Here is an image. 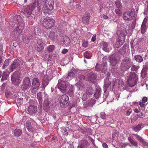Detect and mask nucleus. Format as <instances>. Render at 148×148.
I'll use <instances>...</instances> for the list:
<instances>
[{
	"instance_id": "nucleus-1",
	"label": "nucleus",
	"mask_w": 148,
	"mask_h": 148,
	"mask_svg": "<svg viewBox=\"0 0 148 148\" xmlns=\"http://www.w3.org/2000/svg\"><path fill=\"white\" fill-rule=\"evenodd\" d=\"M36 6L37 10L39 11H40L41 8L38 2L36 1L33 3L32 5L27 6L24 12V16L26 18H29L32 12L35 8Z\"/></svg>"
},
{
	"instance_id": "nucleus-2",
	"label": "nucleus",
	"mask_w": 148,
	"mask_h": 148,
	"mask_svg": "<svg viewBox=\"0 0 148 148\" xmlns=\"http://www.w3.org/2000/svg\"><path fill=\"white\" fill-rule=\"evenodd\" d=\"M40 22L43 26L47 29H49L54 26L55 24V20L49 17L45 18H42L41 19Z\"/></svg>"
},
{
	"instance_id": "nucleus-3",
	"label": "nucleus",
	"mask_w": 148,
	"mask_h": 148,
	"mask_svg": "<svg viewBox=\"0 0 148 148\" xmlns=\"http://www.w3.org/2000/svg\"><path fill=\"white\" fill-rule=\"evenodd\" d=\"M132 64L131 59L130 58L125 57L121 61V69L123 71H125L129 69Z\"/></svg>"
},
{
	"instance_id": "nucleus-4",
	"label": "nucleus",
	"mask_w": 148,
	"mask_h": 148,
	"mask_svg": "<svg viewBox=\"0 0 148 148\" xmlns=\"http://www.w3.org/2000/svg\"><path fill=\"white\" fill-rule=\"evenodd\" d=\"M53 0H46L45 5L43 7L42 10L45 14L48 13V10H52L53 8Z\"/></svg>"
},
{
	"instance_id": "nucleus-5",
	"label": "nucleus",
	"mask_w": 148,
	"mask_h": 148,
	"mask_svg": "<svg viewBox=\"0 0 148 148\" xmlns=\"http://www.w3.org/2000/svg\"><path fill=\"white\" fill-rule=\"evenodd\" d=\"M20 75L18 72L15 71L11 75V80L12 83L15 85L18 86L20 82Z\"/></svg>"
},
{
	"instance_id": "nucleus-6",
	"label": "nucleus",
	"mask_w": 148,
	"mask_h": 148,
	"mask_svg": "<svg viewBox=\"0 0 148 148\" xmlns=\"http://www.w3.org/2000/svg\"><path fill=\"white\" fill-rule=\"evenodd\" d=\"M40 85V82L38 79L37 78H34L32 81L31 86L32 92L35 94L36 92L35 89H37Z\"/></svg>"
},
{
	"instance_id": "nucleus-7",
	"label": "nucleus",
	"mask_w": 148,
	"mask_h": 148,
	"mask_svg": "<svg viewBox=\"0 0 148 148\" xmlns=\"http://www.w3.org/2000/svg\"><path fill=\"white\" fill-rule=\"evenodd\" d=\"M59 100L60 106L63 108L66 105H67L69 101V97L66 94L60 95V97Z\"/></svg>"
},
{
	"instance_id": "nucleus-8",
	"label": "nucleus",
	"mask_w": 148,
	"mask_h": 148,
	"mask_svg": "<svg viewBox=\"0 0 148 148\" xmlns=\"http://www.w3.org/2000/svg\"><path fill=\"white\" fill-rule=\"evenodd\" d=\"M67 86V84L66 82L60 79L57 85V86L60 90L62 92H66V88Z\"/></svg>"
},
{
	"instance_id": "nucleus-9",
	"label": "nucleus",
	"mask_w": 148,
	"mask_h": 148,
	"mask_svg": "<svg viewBox=\"0 0 148 148\" xmlns=\"http://www.w3.org/2000/svg\"><path fill=\"white\" fill-rule=\"evenodd\" d=\"M128 81L129 82H132L135 83L137 82V76L134 72H130L128 74Z\"/></svg>"
},
{
	"instance_id": "nucleus-10",
	"label": "nucleus",
	"mask_w": 148,
	"mask_h": 148,
	"mask_svg": "<svg viewBox=\"0 0 148 148\" xmlns=\"http://www.w3.org/2000/svg\"><path fill=\"white\" fill-rule=\"evenodd\" d=\"M30 80L28 77H26L23 80V83L21 86L23 90H25L29 88L30 86Z\"/></svg>"
},
{
	"instance_id": "nucleus-11",
	"label": "nucleus",
	"mask_w": 148,
	"mask_h": 148,
	"mask_svg": "<svg viewBox=\"0 0 148 148\" xmlns=\"http://www.w3.org/2000/svg\"><path fill=\"white\" fill-rule=\"evenodd\" d=\"M133 13L132 12H125L123 14V19L127 21H130L133 19L134 18Z\"/></svg>"
},
{
	"instance_id": "nucleus-12",
	"label": "nucleus",
	"mask_w": 148,
	"mask_h": 148,
	"mask_svg": "<svg viewBox=\"0 0 148 148\" xmlns=\"http://www.w3.org/2000/svg\"><path fill=\"white\" fill-rule=\"evenodd\" d=\"M19 65L18 59H16L14 60L13 63L10 67L9 69L10 72H12L16 68H18Z\"/></svg>"
},
{
	"instance_id": "nucleus-13",
	"label": "nucleus",
	"mask_w": 148,
	"mask_h": 148,
	"mask_svg": "<svg viewBox=\"0 0 148 148\" xmlns=\"http://www.w3.org/2000/svg\"><path fill=\"white\" fill-rule=\"evenodd\" d=\"M116 54H112L109 56V58L110 64L112 66H115L118 62Z\"/></svg>"
},
{
	"instance_id": "nucleus-14",
	"label": "nucleus",
	"mask_w": 148,
	"mask_h": 148,
	"mask_svg": "<svg viewBox=\"0 0 148 148\" xmlns=\"http://www.w3.org/2000/svg\"><path fill=\"white\" fill-rule=\"evenodd\" d=\"M48 36L51 40H53L54 41L58 40L59 38L58 35L57 34H56L53 31L50 32H49Z\"/></svg>"
},
{
	"instance_id": "nucleus-15",
	"label": "nucleus",
	"mask_w": 148,
	"mask_h": 148,
	"mask_svg": "<svg viewBox=\"0 0 148 148\" xmlns=\"http://www.w3.org/2000/svg\"><path fill=\"white\" fill-rule=\"evenodd\" d=\"M24 29V27L21 24H18L16 27L15 29H14V32L17 35L21 34L22 30Z\"/></svg>"
},
{
	"instance_id": "nucleus-16",
	"label": "nucleus",
	"mask_w": 148,
	"mask_h": 148,
	"mask_svg": "<svg viewBox=\"0 0 148 148\" xmlns=\"http://www.w3.org/2000/svg\"><path fill=\"white\" fill-rule=\"evenodd\" d=\"M125 36H124L122 38L119 37L118 38V40L116 42V45H117L116 47H119L122 45L125 42Z\"/></svg>"
},
{
	"instance_id": "nucleus-17",
	"label": "nucleus",
	"mask_w": 148,
	"mask_h": 148,
	"mask_svg": "<svg viewBox=\"0 0 148 148\" xmlns=\"http://www.w3.org/2000/svg\"><path fill=\"white\" fill-rule=\"evenodd\" d=\"M88 145V143L86 140H81V144L78 148H87Z\"/></svg>"
},
{
	"instance_id": "nucleus-18",
	"label": "nucleus",
	"mask_w": 148,
	"mask_h": 148,
	"mask_svg": "<svg viewBox=\"0 0 148 148\" xmlns=\"http://www.w3.org/2000/svg\"><path fill=\"white\" fill-rule=\"evenodd\" d=\"M62 42L64 45L68 46L70 45L71 40L68 36H65Z\"/></svg>"
},
{
	"instance_id": "nucleus-19",
	"label": "nucleus",
	"mask_w": 148,
	"mask_h": 148,
	"mask_svg": "<svg viewBox=\"0 0 148 148\" xmlns=\"http://www.w3.org/2000/svg\"><path fill=\"white\" fill-rule=\"evenodd\" d=\"M90 15L89 14H85L83 16L82 21L84 24H87L89 21Z\"/></svg>"
},
{
	"instance_id": "nucleus-20",
	"label": "nucleus",
	"mask_w": 148,
	"mask_h": 148,
	"mask_svg": "<svg viewBox=\"0 0 148 148\" xmlns=\"http://www.w3.org/2000/svg\"><path fill=\"white\" fill-rule=\"evenodd\" d=\"M38 46L36 47V50L38 52H40L43 49L44 47L42 42L40 40H38L37 42Z\"/></svg>"
},
{
	"instance_id": "nucleus-21",
	"label": "nucleus",
	"mask_w": 148,
	"mask_h": 148,
	"mask_svg": "<svg viewBox=\"0 0 148 148\" xmlns=\"http://www.w3.org/2000/svg\"><path fill=\"white\" fill-rule=\"evenodd\" d=\"M101 95V88L99 87H97L95 90V94L94 96L96 99L99 98L100 95Z\"/></svg>"
},
{
	"instance_id": "nucleus-22",
	"label": "nucleus",
	"mask_w": 148,
	"mask_h": 148,
	"mask_svg": "<svg viewBox=\"0 0 148 148\" xmlns=\"http://www.w3.org/2000/svg\"><path fill=\"white\" fill-rule=\"evenodd\" d=\"M87 77L88 80L91 82H93L97 78L96 75L93 73H89Z\"/></svg>"
},
{
	"instance_id": "nucleus-23",
	"label": "nucleus",
	"mask_w": 148,
	"mask_h": 148,
	"mask_svg": "<svg viewBox=\"0 0 148 148\" xmlns=\"http://www.w3.org/2000/svg\"><path fill=\"white\" fill-rule=\"evenodd\" d=\"M37 108L34 106H30L28 108V111L30 113H34L36 112Z\"/></svg>"
},
{
	"instance_id": "nucleus-24",
	"label": "nucleus",
	"mask_w": 148,
	"mask_h": 148,
	"mask_svg": "<svg viewBox=\"0 0 148 148\" xmlns=\"http://www.w3.org/2000/svg\"><path fill=\"white\" fill-rule=\"evenodd\" d=\"M118 81V79H116V78H114V79L113 81L112 82H108L107 84L105 83L104 86L107 90V89L108 87L110 84H112V87H113L115 85L116 82Z\"/></svg>"
},
{
	"instance_id": "nucleus-25",
	"label": "nucleus",
	"mask_w": 148,
	"mask_h": 148,
	"mask_svg": "<svg viewBox=\"0 0 148 148\" xmlns=\"http://www.w3.org/2000/svg\"><path fill=\"white\" fill-rule=\"evenodd\" d=\"M30 37L27 36H23L22 37V40L23 42L25 44H28L30 41Z\"/></svg>"
},
{
	"instance_id": "nucleus-26",
	"label": "nucleus",
	"mask_w": 148,
	"mask_h": 148,
	"mask_svg": "<svg viewBox=\"0 0 148 148\" xmlns=\"http://www.w3.org/2000/svg\"><path fill=\"white\" fill-rule=\"evenodd\" d=\"M128 140L132 145L136 147L135 148H138V144L136 142V140H134L131 137H128Z\"/></svg>"
},
{
	"instance_id": "nucleus-27",
	"label": "nucleus",
	"mask_w": 148,
	"mask_h": 148,
	"mask_svg": "<svg viewBox=\"0 0 148 148\" xmlns=\"http://www.w3.org/2000/svg\"><path fill=\"white\" fill-rule=\"evenodd\" d=\"M49 103L47 100H46L44 101L43 103V107L45 110H48L49 108Z\"/></svg>"
},
{
	"instance_id": "nucleus-28",
	"label": "nucleus",
	"mask_w": 148,
	"mask_h": 148,
	"mask_svg": "<svg viewBox=\"0 0 148 148\" xmlns=\"http://www.w3.org/2000/svg\"><path fill=\"white\" fill-rule=\"evenodd\" d=\"M22 131L19 129H16L14 132V134L15 136L18 137L22 134Z\"/></svg>"
},
{
	"instance_id": "nucleus-29",
	"label": "nucleus",
	"mask_w": 148,
	"mask_h": 148,
	"mask_svg": "<svg viewBox=\"0 0 148 148\" xmlns=\"http://www.w3.org/2000/svg\"><path fill=\"white\" fill-rule=\"evenodd\" d=\"M103 49L106 52H109V50L108 48V45L106 42H103L102 44Z\"/></svg>"
},
{
	"instance_id": "nucleus-30",
	"label": "nucleus",
	"mask_w": 148,
	"mask_h": 148,
	"mask_svg": "<svg viewBox=\"0 0 148 148\" xmlns=\"http://www.w3.org/2000/svg\"><path fill=\"white\" fill-rule=\"evenodd\" d=\"M84 56L87 59L90 58L92 56V53L90 51H86L84 53Z\"/></svg>"
},
{
	"instance_id": "nucleus-31",
	"label": "nucleus",
	"mask_w": 148,
	"mask_h": 148,
	"mask_svg": "<svg viewBox=\"0 0 148 148\" xmlns=\"http://www.w3.org/2000/svg\"><path fill=\"white\" fill-rule=\"evenodd\" d=\"M134 58L136 62H141L143 60L142 57L140 55H136L134 57Z\"/></svg>"
},
{
	"instance_id": "nucleus-32",
	"label": "nucleus",
	"mask_w": 148,
	"mask_h": 148,
	"mask_svg": "<svg viewBox=\"0 0 148 148\" xmlns=\"http://www.w3.org/2000/svg\"><path fill=\"white\" fill-rule=\"evenodd\" d=\"M94 91V89L91 87L88 88L86 90V93L87 95H92L93 94Z\"/></svg>"
},
{
	"instance_id": "nucleus-33",
	"label": "nucleus",
	"mask_w": 148,
	"mask_h": 148,
	"mask_svg": "<svg viewBox=\"0 0 148 148\" xmlns=\"http://www.w3.org/2000/svg\"><path fill=\"white\" fill-rule=\"evenodd\" d=\"M55 48L54 45H50L47 47V51L51 52L53 51Z\"/></svg>"
},
{
	"instance_id": "nucleus-34",
	"label": "nucleus",
	"mask_w": 148,
	"mask_h": 148,
	"mask_svg": "<svg viewBox=\"0 0 148 148\" xmlns=\"http://www.w3.org/2000/svg\"><path fill=\"white\" fill-rule=\"evenodd\" d=\"M116 6L118 8H120L122 7V4L120 0H116L115 1Z\"/></svg>"
},
{
	"instance_id": "nucleus-35",
	"label": "nucleus",
	"mask_w": 148,
	"mask_h": 148,
	"mask_svg": "<svg viewBox=\"0 0 148 148\" xmlns=\"http://www.w3.org/2000/svg\"><path fill=\"white\" fill-rule=\"evenodd\" d=\"M37 98L40 104L42 103V99L41 95V93L38 94L37 95Z\"/></svg>"
},
{
	"instance_id": "nucleus-36",
	"label": "nucleus",
	"mask_w": 148,
	"mask_h": 148,
	"mask_svg": "<svg viewBox=\"0 0 148 148\" xmlns=\"http://www.w3.org/2000/svg\"><path fill=\"white\" fill-rule=\"evenodd\" d=\"M141 129V125H140L138 124L135 127H133V129L135 131H138Z\"/></svg>"
},
{
	"instance_id": "nucleus-37",
	"label": "nucleus",
	"mask_w": 148,
	"mask_h": 148,
	"mask_svg": "<svg viewBox=\"0 0 148 148\" xmlns=\"http://www.w3.org/2000/svg\"><path fill=\"white\" fill-rule=\"evenodd\" d=\"M115 12L119 16H121L122 14V12L121 10L119 9H115Z\"/></svg>"
},
{
	"instance_id": "nucleus-38",
	"label": "nucleus",
	"mask_w": 148,
	"mask_h": 148,
	"mask_svg": "<svg viewBox=\"0 0 148 148\" xmlns=\"http://www.w3.org/2000/svg\"><path fill=\"white\" fill-rule=\"evenodd\" d=\"M147 29V28L146 26L143 25H141V33L142 34L145 33V32Z\"/></svg>"
},
{
	"instance_id": "nucleus-39",
	"label": "nucleus",
	"mask_w": 148,
	"mask_h": 148,
	"mask_svg": "<svg viewBox=\"0 0 148 148\" xmlns=\"http://www.w3.org/2000/svg\"><path fill=\"white\" fill-rule=\"evenodd\" d=\"M75 75V74L73 72H71L69 73L67 77V78L68 79H69L70 80L71 79V77H73Z\"/></svg>"
},
{
	"instance_id": "nucleus-40",
	"label": "nucleus",
	"mask_w": 148,
	"mask_h": 148,
	"mask_svg": "<svg viewBox=\"0 0 148 148\" xmlns=\"http://www.w3.org/2000/svg\"><path fill=\"white\" fill-rule=\"evenodd\" d=\"M142 72H148V64L143 65V67Z\"/></svg>"
},
{
	"instance_id": "nucleus-41",
	"label": "nucleus",
	"mask_w": 148,
	"mask_h": 148,
	"mask_svg": "<svg viewBox=\"0 0 148 148\" xmlns=\"http://www.w3.org/2000/svg\"><path fill=\"white\" fill-rule=\"evenodd\" d=\"M48 84V81L43 80L42 83V87L43 88H45Z\"/></svg>"
},
{
	"instance_id": "nucleus-42",
	"label": "nucleus",
	"mask_w": 148,
	"mask_h": 148,
	"mask_svg": "<svg viewBox=\"0 0 148 148\" xmlns=\"http://www.w3.org/2000/svg\"><path fill=\"white\" fill-rule=\"evenodd\" d=\"M8 64L9 63L8 60H6L2 66V69H5L6 68Z\"/></svg>"
},
{
	"instance_id": "nucleus-43",
	"label": "nucleus",
	"mask_w": 148,
	"mask_h": 148,
	"mask_svg": "<svg viewBox=\"0 0 148 148\" xmlns=\"http://www.w3.org/2000/svg\"><path fill=\"white\" fill-rule=\"evenodd\" d=\"M140 117V116L138 117V115H137L134 117L132 118L131 119V122L132 123H134L135 121H136L138 118Z\"/></svg>"
},
{
	"instance_id": "nucleus-44",
	"label": "nucleus",
	"mask_w": 148,
	"mask_h": 148,
	"mask_svg": "<svg viewBox=\"0 0 148 148\" xmlns=\"http://www.w3.org/2000/svg\"><path fill=\"white\" fill-rule=\"evenodd\" d=\"M101 66L99 64H97L95 66V70L97 71H100L101 69Z\"/></svg>"
},
{
	"instance_id": "nucleus-45",
	"label": "nucleus",
	"mask_w": 148,
	"mask_h": 148,
	"mask_svg": "<svg viewBox=\"0 0 148 148\" xmlns=\"http://www.w3.org/2000/svg\"><path fill=\"white\" fill-rule=\"evenodd\" d=\"M121 145L122 147L124 148L125 147L127 146H131L130 144L128 143H121Z\"/></svg>"
},
{
	"instance_id": "nucleus-46",
	"label": "nucleus",
	"mask_w": 148,
	"mask_h": 148,
	"mask_svg": "<svg viewBox=\"0 0 148 148\" xmlns=\"http://www.w3.org/2000/svg\"><path fill=\"white\" fill-rule=\"evenodd\" d=\"M8 75L5 73H3L2 75L1 80L2 81L7 79Z\"/></svg>"
},
{
	"instance_id": "nucleus-47",
	"label": "nucleus",
	"mask_w": 148,
	"mask_h": 148,
	"mask_svg": "<svg viewBox=\"0 0 148 148\" xmlns=\"http://www.w3.org/2000/svg\"><path fill=\"white\" fill-rule=\"evenodd\" d=\"M101 117L103 119H105L107 118L106 114L104 112H101Z\"/></svg>"
},
{
	"instance_id": "nucleus-48",
	"label": "nucleus",
	"mask_w": 148,
	"mask_h": 148,
	"mask_svg": "<svg viewBox=\"0 0 148 148\" xmlns=\"http://www.w3.org/2000/svg\"><path fill=\"white\" fill-rule=\"evenodd\" d=\"M138 67L137 66L133 65L132 66L131 70L133 71H136L138 69Z\"/></svg>"
},
{
	"instance_id": "nucleus-49",
	"label": "nucleus",
	"mask_w": 148,
	"mask_h": 148,
	"mask_svg": "<svg viewBox=\"0 0 148 148\" xmlns=\"http://www.w3.org/2000/svg\"><path fill=\"white\" fill-rule=\"evenodd\" d=\"M135 137H136V139L138 140V141H139L140 142H141V141L142 140V139H143L139 135H135Z\"/></svg>"
},
{
	"instance_id": "nucleus-50",
	"label": "nucleus",
	"mask_w": 148,
	"mask_h": 148,
	"mask_svg": "<svg viewBox=\"0 0 148 148\" xmlns=\"http://www.w3.org/2000/svg\"><path fill=\"white\" fill-rule=\"evenodd\" d=\"M136 20H134L131 25V28L132 29L134 28L136 26Z\"/></svg>"
},
{
	"instance_id": "nucleus-51",
	"label": "nucleus",
	"mask_w": 148,
	"mask_h": 148,
	"mask_svg": "<svg viewBox=\"0 0 148 148\" xmlns=\"http://www.w3.org/2000/svg\"><path fill=\"white\" fill-rule=\"evenodd\" d=\"M27 128L28 130L29 131L31 132H32L34 130V129L32 126V125H31L30 126L28 127Z\"/></svg>"
},
{
	"instance_id": "nucleus-52",
	"label": "nucleus",
	"mask_w": 148,
	"mask_h": 148,
	"mask_svg": "<svg viewBox=\"0 0 148 148\" xmlns=\"http://www.w3.org/2000/svg\"><path fill=\"white\" fill-rule=\"evenodd\" d=\"M132 112V110L131 108L129 109L126 111V115L129 116Z\"/></svg>"
},
{
	"instance_id": "nucleus-53",
	"label": "nucleus",
	"mask_w": 148,
	"mask_h": 148,
	"mask_svg": "<svg viewBox=\"0 0 148 148\" xmlns=\"http://www.w3.org/2000/svg\"><path fill=\"white\" fill-rule=\"evenodd\" d=\"M147 18H146V17H145V18L144 19L142 22V25L146 26V24L147 22Z\"/></svg>"
},
{
	"instance_id": "nucleus-54",
	"label": "nucleus",
	"mask_w": 148,
	"mask_h": 148,
	"mask_svg": "<svg viewBox=\"0 0 148 148\" xmlns=\"http://www.w3.org/2000/svg\"><path fill=\"white\" fill-rule=\"evenodd\" d=\"M141 142L145 146H147L148 145V143L146 142V141L143 139H142V140L141 141Z\"/></svg>"
},
{
	"instance_id": "nucleus-55",
	"label": "nucleus",
	"mask_w": 148,
	"mask_h": 148,
	"mask_svg": "<svg viewBox=\"0 0 148 148\" xmlns=\"http://www.w3.org/2000/svg\"><path fill=\"white\" fill-rule=\"evenodd\" d=\"M78 77L79 79L82 81L84 80L85 79V77L83 75H79L78 76Z\"/></svg>"
},
{
	"instance_id": "nucleus-56",
	"label": "nucleus",
	"mask_w": 148,
	"mask_h": 148,
	"mask_svg": "<svg viewBox=\"0 0 148 148\" xmlns=\"http://www.w3.org/2000/svg\"><path fill=\"white\" fill-rule=\"evenodd\" d=\"M26 125L27 127L31 125V123H30V121L29 120L27 121L26 122Z\"/></svg>"
},
{
	"instance_id": "nucleus-57",
	"label": "nucleus",
	"mask_w": 148,
	"mask_h": 148,
	"mask_svg": "<svg viewBox=\"0 0 148 148\" xmlns=\"http://www.w3.org/2000/svg\"><path fill=\"white\" fill-rule=\"evenodd\" d=\"M142 101L145 103L147 101V98L146 97H144L142 99Z\"/></svg>"
},
{
	"instance_id": "nucleus-58",
	"label": "nucleus",
	"mask_w": 148,
	"mask_h": 148,
	"mask_svg": "<svg viewBox=\"0 0 148 148\" xmlns=\"http://www.w3.org/2000/svg\"><path fill=\"white\" fill-rule=\"evenodd\" d=\"M82 46L85 47H87L88 46V43L86 42H84L82 44Z\"/></svg>"
},
{
	"instance_id": "nucleus-59",
	"label": "nucleus",
	"mask_w": 148,
	"mask_h": 148,
	"mask_svg": "<svg viewBox=\"0 0 148 148\" xmlns=\"http://www.w3.org/2000/svg\"><path fill=\"white\" fill-rule=\"evenodd\" d=\"M139 105L141 107H143L145 106V103H143V101H140L139 103Z\"/></svg>"
},
{
	"instance_id": "nucleus-60",
	"label": "nucleus",
	"mask_w": 148,
	"mask_h": 148,
	"mask_svg": "<svg viewBox=\"0 0 148 148\" xmlns=\"http://www.w3.org/2000/svg\"><path fill=\"white\" fill-rule=\"evenodd\" d=\"M102 146L103 148H108V145L105 143H102Z\"/></svg>"
},
{
	"instance_id": "nucleus-61",
	"label": "nucleus",
	"mask_w": 148,
	"mask_h": 148,
	"mask_svg": "<svg viewBox=\"0 0 148 148\" xmlns=\"http://www.w3.org/2000/svg\"><path fill=\"white\" fill-rule=\"evenodd\" d=\"M96 38V35H94L91 38V41L94 42Z\"/></svg>"
},
{
	"instance_id": "nucleus-62",
	"label": "nucleus",
	"mask_w": 148,
	"mask_h": 148,
	"mask_svg": "<svg viewBox=\"0 0 148 148\" xmlns=\"http://www.w3.org/2000/svg\"><path fill=\"white\" fill-rule=\"evenodd\" d=\"M90 141L92 142V143L95 146H96V145L95 143V140L93 139L92 138H91L90 139Z\"/></svg>"
},
{
	"instance_id": "nucleus-63",
	"label": "nucleus",
	"mask_w": 148,
	"mask_h": 148,
	"mask_svg": "<svg viewBox=\"0 0 148 148\" xmlns=\"http://www.w3.org/2000/svg\"><path fill=\"white\" fill-rule=\"evenodd\" d=\"M68 52V50L66 49H64L62 51V53L63 54H65Z\"/></svg>"
},
{
	"instance_id": "nucleus-64",
	"label": "nucleus",
	"mask_w": 148,
	"mask_h": 148,
	"mask_svg": "<svg viewBox=\"0 0 148 148\" xmlns=\"http://www.w3.org/2000/svg\"><path fill=\"white\" fill-rule=\"evenodd\" d=\"M103 18L105 19H107L108 18V16L106 15H103Z\"/></svg>"
}]
</instances>
